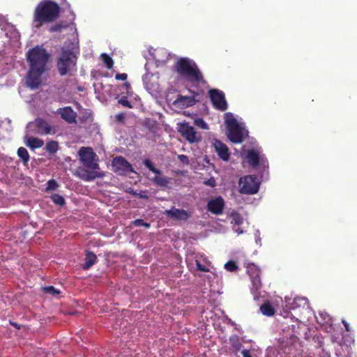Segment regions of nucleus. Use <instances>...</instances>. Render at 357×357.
Listing matches in <instances>:
<instances>
[{
    "label": "nucleus",
    "mask_w": 357,
    "mask_h": 357,
    "mask_svg": "<svg viewBox=\"0 0 357 357\" xmlns=\"http://www.w3.org/2000/svg\"><path fill=\"white\" fill-rule=\"evenodd\" d=\"M11 324H12L13 326H14L15 327L18 328V326H17V324H15V323H12Z\"/></svg>",
    "instance_id": "3c124183"
},
{
    "label": "nucleus",
    "mask_w": 357,
    "mask_h": 357,
    "mask_svg": "<svg viewBox=\"0 0 357 357\" xmlns=\"http://www.w3.org/2000/svg\"><path fill=\"white\" fill-rule=\"evenodd\" d=\"M17 155L22 160L24 165H27L29 161V154L24 147H20L17 149Z\"/></svg>",
    "instance_id": "a878e982"
},
{
    "label": "nucleus",
    "mask_w": 357,
    "mask_h": 357,
    "mask_svg": "<svg viewBox=\"0 0 357 357\" xmlns=\"http://www.w3.org/2000/svg\"><path fill=\"white\" fill-rule=\"evenodd\" d=\"M72 15H73V20L71 22H67L66 20H61V21L56 22L55 24L50 26L47 29L48 31L50 33H59V34L63 33L65 31H67L68 29L70 31H73V30L76 31L77 30L76 25L73 22V20L75 19V14L73 12H72Z\"/></svg>",
    "instance_id": "f8f14e48"
},
{
    "label": "nucleus",
    "mask_w": 357,
    "mask_h": 357,
    "mask_svg": "<svg viewBox=\"0 0 357 357\" xmlns=\"http://www.w3.org/2000/svg\"><path fill=\"white\" fill-rule=\"evenodd\" d=\"M61 13V8L53 1H46V23L57 20Z\"/></svg>",
    "instance_id": "2eb2a0df"
},
{
    "label": "nucleus",
    "mask_w": 357,
    "mask_h": 357,
    "mask_svg": "<svg viewBox=\"0 0 357 357\" xmlns=\"http://www.w3.org/2000/svg\"><path fill=\"white\" fill-rule=\"evenodd\" d=\"M28 128L36 133L43 135L45 133V120L41 118L36 119L33 122L29 123Z\"/></svg>",
    "instance_id": "4be33fe9"
},
{
    "label": "nucleus",
    "mask_w": 357,
    "mask_h": 357,
    "mask_svg": "<svg viewBox=\"0 0 357 357\" xmlns=\"http://www.w3.org/2000/svg\"><path fill=\"white\" fill-rule=\"evenodd\" d=\"M50 57V54L46 52V62L48 61Z\"/></svg>",
    "instance_id": "8fccbe9b"
},
{
    "label": "nucleus",
    "mask_w": 357,
    "mask_h": 357,
    "mask_svg": "<svg viewBox=\"0 0 357 357\" xmlns=\"http://www.w3.org/2000/svg\"><path fill=\"white\" fill-rule=\"evenodd\" d=\"M241 354L243 355V357H252L250 354V352L249 350L248 349H243L242 351H241Z\"/></svg>",
    "instance_id": "79ce46f5"
},
{
    "label": "nucleus",
    "mask_w": 357,
    "mask_h": 357,
    "mask_svg": "<svg viewBox=\"0 0 357 357\" xmlns=\"http://www.w3.org/2000/svg\"><path fill=\"white\" fill-rule=\"evenodd\" d=\"M119 104L121 105L123 107H128V108H132V106L131 103L128 101L127 97L123 96L118 100Z\"/></svg>",
    "instance_id": "72a5a7b5"
},
{
    "label": "nucleus",
    "mask_w": 357,
    "mask_h": 357,
    "mask_svg": "<svg viewBox=\"0 0 357 357\" xmlns=\"http://www.w3.org/2000/svg\"><path fill=\"white\" fill-rule=\"evenodd\" d=\"M178 131L189 143H198L202 141L201 135L195 131L189 123H181L178 125Z\"/></svg>",
    "instance_id": "6e6552de"
},
{
    "label": "nucleus",
    "mask_w": 357,
    "mask_h": 357,
    "mask_svg": "<svg viewBox=\"0 0 357 357\" xmlns=\"http://www.w3.org/2000/svg\"><path fill=\"white\" fill-rule=\"evenodd\" d=\"M238 185L241 194L254 195L259 191L260 181L253 175H247L240 178Z\"/></svg>",
    "instance_id": "0eeeda50"
},
{
    "label": "nucleus",
    "mask_w": 357,
    "mask_h": 357,
    "mask_svg": "<svg viewBox=\"0 0 357 357\" xmlns=\"http://www.w3.org/2000/svg\"><path fill=\"white\" fill-rule=\"evenodd\" d=\"M224 206V199L221 197H218L208 202L207 209L213 214L219 215L222 213Z\"/></svg>",
    "instance_id": "f3484780"
},
{
    "label": "nucleus",
    "mask_w": 357,
    "mask_h": 357,
    "mask_svg": "<svg viewBox=\"0 0 357 357\" xmlns=\"http://www.w3.org/2000/svg\"><path fill=\"white\" fill-rule=\"evenodd\" d=\"M139 197L144 199H147L149 198V196L147 195L146 192L144 191H141L139 193Z\"/></svg>",
    "instance_id": "37998d69"
},
{
    "label": "nucleus",
    "mask_w": 357,
    "mask_h": 357,
    "mask_svg": "<svg viewBox=\"0 0 357 357\" xmlns=\"http://www.w3.org/2000/svg\"><path fill=\"white\" fill-rule=\"evenodd\" d=\"M132 225L137 227H144L146 228L150 227V224L146 222L142 219H137L132 222Z\"/></svg>",
    "instance_id": "473e14b6"
},
{
    "label": "nucleus",
    "mask_w": 357,
    "mask_h": 357,
    "mask_svg": "<svg viewBox=\"0 0 357 357\" xmlns=\"http://www.w3.org/2000/svg\"><path fill=\"white\" fill-rule=\"evenodd\" d=\"M178 158L183 164L188 165L189 163L188 157L185 155H178Z\"/></svg>",
    "instance_id": "58836bf2"
},
{
    "label": "nucleus",
    "mask_w": 357,
    "mask_h": 357,
    "mask_svg": "<svg viewBox=\"0 0 357 357\" xmlns=\"http://www.w3.org/2000/svg\"><path fill=\"white\" fill-rule=\"evenodd\" d=\"M213 146L220 159L223 161L229 160L230 153L226 144L222 143L220 140L215 139Z\"/></svg>",
    "instance_id": "a211bd4d"
},
{
    "label": "nucleus",
    "mask_w": 357,
    "mask_h": 357,
    "mask_svg": "<svg viewBox=\"0 0 357 357\" xmlns=\"http://www.w3.org/2000/svg\"><path fill=\"white\" fill-rule=\"evenodd\" d=\"M196 266H197V269L202 271V272H208L209 271V268H207L206 266L204 265H202L200 261H199L198 260H196Z\"/></svg>",
    "instance_id": "c9c22d12"
},
{
    "label": "nucleus",
    "mask_w": 357,
    "mask_h": 357,
    "mask_svg": "<svg viewBox=\"0 0 357 357\" xmlns=\"http://www.w3.org/2000/svg\"><path fill=\"white\" fill-rule=\"evenodd\" d=\"M233 221L235 225H240L243 222V218L239 214L236 213L233 215Z\"/></svg>",
    "instance_id": "e433bc0d"
},
{
    "label": "nucleus",
    "mask_w": 357,
    "mask_h": 357,
    "mask_svg": "<svg viewBox=\"0 0 357 357\" xmlns=\"http://www.w3.org/2000/svg\"><path fill=\"white\" fill-rule=\"evenodd\" d=\"M62 292L54 287L53 286H46V294H49L52 297L59 298Z\"/></svg>",
    "instance_id": "c85d7f7f"
},
{
    "label": "nucleus",
    "mask_w": 357,
    "mask_h": 357,
    "mask_svg": "<svg viewBox=\"0 0 357 357\" xmlns=\"http://www.w3.org/2000/svg\"><path fill=\"white\" fill-rule=\"evenodd\" d=\"M246 272L250 278L252 287L251 292L255 300L259 298V290L261 287V282L260 278L261 270L253 263H248L246 266Z\"/></svg>",
    "instance_id": "20e7f679"
},
{
    "label": "nucleus",
    "mask_w": 357,
    "mask_h": 357,
    "mask_svg": "<svg viewBox=\"0 0 357 357\" xmlns=\"http://www.w3.org/2000/svg\"><path fill=\"white\" fill-rule=\"evenodd\" d=\"M128 75L126 73H120L115 75V79L117 80L125 81L127 79Z\"/></svg>",
    "instance_id": "ea45409f"
},
{
    "label": "nucleus",
    "mask_w": 357,
    "mask_h": 357,
    "mask_svg": "<svg viewBox=\"0 0 357 357\" xmlns=\"http://www.w3.org/2000/svg\"><path fill=\"white\" fill-rule=\"evenodd\" d=\"M246 158L248 164L253 167L259 166L260 163L263 166H265L266 163L267 162L266 160L259 156V154L257 151L253 149L249 150L248 151Z\"/></svg>",
    "instance_id": "412c9836"
},
{
    "label": "nucleus",
    "mask_w": 357,
    "mask_h": 357,
    "mask_svg": "<svg viewBox=\"0 0 357 357\" xmlns=\"http://www.w3.org/2000/svg\"><path fill=\"white\" fill-rule=\"evenodd\" d=\"M143 163L151 172L156 174L152 179L154 183L160 187L167 186L169 183L168 178L162 175L161 171L155 167L151 160L145 159Z\"/></svg>",
    "instance_id": "1a4fd4ad"
},
{
    "label": "nucleus",
    "mask_w": 357,
    "mask_h": 357,
    "mask_svg": "<svg viewBox=\"0 0 357 357\" xmlns=\"http://www.w3.org/2000/svg\"><path fill=\"white\" fill-rule=\"evenodd\" d=\"M204 184L208 186L215 187L216 185V181L214 178H211L205 181Z\"/></svg>",
    "instance_id": "4c0bfd02"
},
{
    "label": "nucleus",
    "mask_w": 357,
    "mask_h": 357,
    "mask_svg": "<svg viewBox=\"0 0 357 357\" xmlns=\"http://www.w3.org/2000/svg\"><path fill=\"white\" fill-rule=\"evenodd\" d=\"M77 52L73 47V43L65 45L61 47V51L56 62V68L61 76H64L70 71H76Z\"/></svg>",
    "instance_id": "7ed1b4c3"
},
{
    "label": "nucleus",
    "mask_w": 357,
    "mask_h": 357,
    "mask_svg": "<svg viewBox=\"0 0 357 357\" xmlns=\"http://www.w3.org/2000/svg\"><path fill=\"white\" fill-rule=\"evenodd\" d=\"M112 165L114 172L120 174L135 172L132 165L123 156H116L114 158Z\"/></svg>",
    "instance_id": "9b49d317"
},
{
    "label": "nucleus",
    "mask_w": 357,
    "mask_h": 357,
    "mask_svg": "<svg viewBox=\"0 0 357 357\" xmlns=\"http://www.w3.org/2000/svg\"><path fill=\"white\" fill-rule=\"evenodd\" d=\"M74 174L84 181H92L97 178H103L105 175L104 172L89 171L84 167H78Z\"/></svg>",
    "instance_id": "ddd939ff"
},
{
    "label": "nucleus",
    "mask_w": 357,
    "mask_h": 357,
    "mask_svg": "<svg viewBox=\"0 0 357 357\" xmlns=\"http://www.w3.org/2000/svg\"><path fill=\"white\" fill-rule=\"evenodd\" d=\"M211 100L214 107L222 112L227 109V103L225 100V94L222 91L218 89H211L209 91Z\"/></svg>",
    "instance_id": "9d476101"
},
{
    "label": "nucleus",
    "mask_w": 357,
    "mask_h": 357,
    "mask_svg": "<svg viewBox=\"0 0 357 357\" xmlns=\"http://www.w3.org/2000/svg\"><path fill=\"white\" fill-rule=\"evenodd\" d=\"M189 92L192 95V96L179 95L173 102V105L181 108H185L195 105L198 100L195 98V96L198 95V93L191 89H189Z\"/></svg>",
    "instance_id": "4468645a"
},
{
    "label": "nucleus",
    "mask_w": 357,
    "mask_h": 357,
    "mask_svg": "<svg viewBox=\"0 0 357 357\" xmlns=\"http://www.w3.org/2000/svg\"><path fill=\"white\" fill-rule=\"evenodd\" d=\"M165 214L168 217L176 220L186 221L190 217V214L186 211L176 208L175 207H173L169 210H166Z\"/></svg>",
    "instance_id": "6ab92c4d"
},
{
    "label": "nucleus",
    "mask_w": 357,
    "mask_h": 357,
    "mask_svg": "<svg viewBox=\"0 0 357 357\" xmlns=\"http://www.w3.org/2000/svg\"><path fill=\"white\" fill-rule=\"evenodd\" d=\"M59 187L58 183L54 180L51 179L47 181L46 186V192L49 190H54Z\"/></svg>",
    "instance_id": "2f4dec72"
},
{
    "label": "nucleus",
    "mask_w": 357,
    "mask_h": 357,
    "mask_svg": "<svg viewBox=\"0 0 357 357\" xmlns=\"http://www.w3.org/2000/svg\"><path fill=\"white\" fill-rule=\"evenodd\" d=\"M227 129V137L235 144L241 143L243 140L242 128L238 124L237 120L231 114L225 120Z\"/></svg>",
    "instance_id": "39448f33"
},
{
    "label": "nucleus",
    "mask_w": 357,
    "mask_h": 357,
    "mask_svg": "<svg viewBox=\"0 0 357 357\" xmlns=\"http://www.w3.org/2000/svg\"><path fill=\"white\" fill-rule=\"evenodd\" d=\"M195 124L202 129H208L207 123L202 118L196 119Z\"/></svg>",
    "instance_id": "f704fd0d"
},
{
    "label": "nucleus",
    "mask_w": 357,
    "mask_h": 357,
    "mask_svg": "<svg viewBox=\"0 0 357 357\" xmlns=\"http://www.w3.org/2000/svg\"><path fill=\"white\" fill-rule=\"evenodd\" d=\"M299 301L301 302H303L304 304L305 303V301H306L305 298H297V299L295 300V301Z\"/></svg>",
    "instance_id": "09e8293b"
},
{
    "label": "nucleus",
    "mask_w": 357,
    "mask_h": 357,
    "mask_svg": "<svg viewBox=\"0 0 357 357\" xmlns=\"http://www.w3.org/2000/svg\"><path fill=\"white\" fill-rule=\"evenodd\" d=\"M45 24V0L41 1L36 7L32 26L38 29Z\"/></svg>",
    "instance_id": "dca6fc26"
},
{
    "label": "nucleus",
    "mask_w": 357,
    "mask_h": 357,
    "mask_svg": "<svg viewBox=\"0 0 357 357\" xmlns=\"http://www.w3.org/2000/svg\"><path fill=\"white\" fill-rule=\"evenodd\" d=\"M58 114L68 123H75L77 116V113L70 107H65L58 109Z\"/></svg>",
    "instance_id": "aec40b11"
},
{
    "label": "nucleus",
    "mask_w": 357,
    "mask_h": 357,
    "mask_svg": "<svg viewBox=\"0 0 357 357\" xmlns=\"http://www.w3.org/2000/svg\"><path fill=\"white\" fill-rule=\"evenodd\" d=\"M261 312L267 317H271L275 314V308L272 306L269 301H266L260 307Z\"/></svg>",
    "instance_id": "393cba45"
},
{
    "label": "nucleus",
    "mask_w": 357,
    "mask_h": 357,
    "mask_svg": "<svg viewBox=\"0 0 357 357\" xmlns=\"http://www.w3.org/2000/svg\"><path fill=\"white\" fill-rule=\"evenodd\" d=\"M79 160L82 165L87 169L98 170L100 166L96 158L97 155L91 147H81L78 151Z\"/></svg>",
    "instance_id": "423d86ee"
},
{
    "label": "nucleus",
    "mask_w": 357,
    "mask_h": 357,
    "mask_svg": "<svg viewBox=\"0 0 357 357\" xmlns=\"http://www.w3.org/2000/svg\"><path fill=\"white\" fill-rule=\"evenodd\" d=\"M116 121L121 123H124L125 114L123 113L117 114L115 116Z\"/></svg>",
    "instance_id": "a19ab883"
},
{
    "label": "nucleus",
    "mask_w": 357,
    "mask_h": 357,
    "mask_svg": "<svg viewBox=\"0 0 357 357\" xmlns=\"http://www.w3.org/2000/svg\"><path fill=\"white\" fill-rule=\"evenodd\" d=\"M342 324H344V326L345 327V330L347 332H349L351 331L349 324L344 320L342 321Z\"/></svg>",
    "instance_id": "c03bdc74"
},
{
    "label": "nucleus",
    "mask_w": 357,
    "mask_h": 357,
    "mask_svg": "<svg viewBox=\"0 0 357 357\" xmlns=\"http://www.w3.org/2000/svg\"><path fill=\"white\" fill-rule=\"evenodd\" d=\"M29 70L26 76V84L31 89H36L41 84V77L45 72V48L36 45L26 54Z\"/></svg>",
    "instance_id": "f257e3e1"
},
{
    "label": "nucleus",
    "mask_w": 357,
    "mask_h": 357,
    "mask_svg": "<svg viewBox=\"0 0 357 357\" xmlns=\"http://www.w3.org/2000/svg\"><path fill=\"white\" fill-rule=\"evenodd\" d=\"M123 86L127 90H130L131 89V86L130 84V83L128 82H125L123 84Z\"/></svg>",
    "instance_id": "49530a36"
},
{
    "label": "nucleus",
    "mask_w": 357,
    "mask_h": 357,
    "mask_svg": "<svg viewBox=\"0 0 357 357\" xmlns=\"http://www.w3.org/2000/svg\"><path fill=\"white\" fill-rule=\"evenodd\" d=\"M25 144L33 150L35 149L42 147L44 144V142L40 139L30 137L27 138L26 141L25 142Z\"/></svg>",
    "instance_id": "b1692460"
},
{
    "label": "nucleus",
    "mask_w": 357,
    "mask_h": 357,
    "mask_svg": "<svg viewBox=\"0 0 357 357\" xmlns=\"http://www.w3.org/2000/svg\"><path fill=\"white\" fill-rule=\"evenodd\" d=\"M101 57L102 59V61L105 64L106 67L108 69H112L114 65V61L106 53H103L101 54Z\"/></svg>",
    "instance_id": "c756f323"
},
{
    "label": "nucleus",
    "mask_w": 357,
    "mask_h": 357,
    "mask_svg": "<svg viewBox=\"0 0 357 357\" xmlns=\"http://www.w3.org/2000/svg\"><path fill=\"white\" fill-rule=\"evenodd\" d=\"M241 346L242 344L240 342H236V344H233V347L235 349L236 351H238Z\"/></svg>",
    "instance_id": "a18cd8bd"
},
{
    "label": "nucleus",
    "mask_w": 357,
    "mask_h": 357,
    "mask_svg": "<svg viewBox=\"0 0 357 357\" xmlns=\"http://www.w3.org/2000/svg\"><path fill=\"white\" fill-rule=\"evenodd\" d=\"M50 132H51V127H50V126H49L46 123V135L50 134Z\"/></svg>",
    "instance_id": "de8ad7c7"
},
{
    "label": "nucleus",
    "mask_w": 357,
    "mask_h": 357,
    "mask_svg": "<svg viewBox=\"0 0 357 357\" xmlns=\"http://www.w3.org/2000/svg\"><path fill=\"white\" fill-rule=\"evenodd\" d=\"M59 149V143L56 141L51 140L46 143V151L50 154L55 153Z\"/></svg>",
    "instance_id": "bb28decb"
},
{
    "label": "nucleus",
    "mask_w": 357,
    "mask_h": 357,
    "mask_svg": "<svg viewBox=\"0 0 357 357\" xmlns=\"http://www.w3.org/2000/svg\"><path fill=\"white\" fill-rule=\"evenodd\" d=\"M97 261V257L91 251L87 250L85 254L84 263L83 264V269L87 270L93 266Z\"/></svg>",
    "instance_id": "5701e85b"
},
{
    "label": "nucleus",
    "mask_w": 357,
    "mask_h": 357,
    "mask_svg": "<svg viewBox=\"0 0 357 357\" xmlns=\"http://www.w3.org/2000/svg\"><path fill=\"white\" fill-rule=\"evenodd\" d=\"M225 268L227 271L233 272L238 269V266L234 261H229L225 264Z\"/></svg>",
    "instance_id": "7c9ffc66"
},
{
    "label": "nucleus",
    "mask_w": 357,
    "mask_h": 357,
    "mask_svg": "<svg viewBox=\"0 0 357 357\" xmlns=\"http://www.w3.org/2000/svg\"><path fill=\"white\" fill-rule=\"evenodd\" d=\"M173 70L179 77L192 86L206 84L204 76L197 63L188 57L178 59L173 66Z\"/></svg>",
    "instance_id": "f03ea898"
},
{
    "label": "nucleus",
    "mask_w": 357,
    "mask_h": 357,
    "mask_svg": "<svg viewBox=\"0 0 357 357\" xmlns=\"http://www.w3.org/2000/svg\"><path fill=\"white\" fill-rule=\"evenodd\" d=\"M50 197L55 204L60 206H62L66 204L64 197L59 194L52 193Z\"/></svg>",
    "instance_id": "cd10ccee"
}]
</instances>
